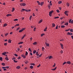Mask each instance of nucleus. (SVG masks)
I'll return each mask as SVG.
<instances>
[{"instance_id": "57", "label": "nucleus", "mask_w": 73, "mask_h": 73, "mask_svg": "<svg viewBox=\"0 0 73 73\" xmlns=\"http://www.w3.org/2000/svg\"><path fill=\"white\" fill-rule=\"evenodd\" d=\"M18 20V19H15L14 20V21H17Z\"/></svg>"}, {"instance_id": "53", "label": "nucleus", "mask_w": 73, "mask_h": 73, "mask_svg": "<svg viewBox=\"0 0 73 73\" xmlns=\"http://www.w3.org/2000/svg\"><path fill=\"white\" fill-rule=\"evenodd\" d=\"M55 66H56V63H54V64L53 66V67H55Z\"/></svg>"}, {"instance_id": "19", "label": "nucleus", "mask_w": 73, "mask_h": 73, "mask_svg": "<svg viewBox=\"0 0 73 73\" xmlns=\"http://www.w3.org/2000/svg\"><path fill=\"white\" fill-rule=\"evenodd\" d=\"M48 9H50V5H48Z\"/></svg>"}, {"instance_id": "13", "label": "nucleus", "mask_w": 73, "mask_h": 73, "mask_svg": "<svg viewBox=\"0 0 73 73\" xmlns=\"http://www.w3.org/2000/svg\"><path fill=\"white\" fill-rule=\"evenodd\" d=\"M22 56L23 58H26V56H25L23 54L22 55Z\"/></svg>"}, {"instance_id": "7", "label": "nucleus", "mask_w": 73, "mask_h": 73, "mask_svg": "<svg viewBox=\"0 0 73 73\" xmlns=\"http://www.w3.org/2000/svg\"><path fill=\"white\" fill-rule=\"evenodd\" d=\"M60 45H61V47L62 49H64V47H63V44L62 43H60Z\"/></svg>"}, {"instance_id": "34", "label": "nucleus", "mask_w": 73, "mask_h": 73, "mask_svg": "<svg viewBox=\"0 0 73 73\" xmlns=\"http://www.w3.org/2000/svg\"><path fill=\"white\" fill-rule=\"evenodd\" d=\"M59 18V17H54V19H58Z\"/></svg>"}, {"instance_id": "23", "label": "nucleus", "mask_w": 73, "mask_h": 73, "mask_svg": "<svg viewBox=\"0 0 73 73\" xmlns=\"http://www.w3.org/2000/svg\"><path fill=\"white\" fill-rule=\"evenodd\" d=\"M70 29H66L65 30V31H66V32H68V31H69V30H70Z\"/></svg>"}, {"instance_id": "52", "label": "nucleus", "mask_w": 73, "mask_h": 73, "mask_svg": "<svg viewBox=\"0 0 73 73\" xmlns=\"http://www.w3.org/2000/svg\"><path fill=\"white\" fill-rule=\"evenodd\" d=\"M60 53H61V54H62V53H63V51H62V50H61L60 51Z\"/></svg>"}, {"instance_id": "28", "label": "nucleus", "mask_w": 73, "mask_h": 73, "mask_svg": "<svg viewBox=\"0 0 73 73\" xmlns=\"http://www.w3.org/2000/svg\"><path fill=\"white\" fill-rule=\"evenodd\" d=\"M5 59L7 61H8L9 60V59H8V58L7 57H6L5 58Z\"/></svg>"}, {"instance_id": "62", "label": "nucleus", "mask_w": 73, "mask_h": 73, "mask_svg": "<svg viewBox=\"0 0 73 73\" xmlns=\"http://www.w3.org/2000/svg\"><path fill=\"white\" fill-rule=\"evenodd\" d=\"M2 69H5L6 67H2Z\"/></svg>"}, {"instance_id": "8", "label": "nucleus", "mask_w": 73, "mask_h": 73, "mask_svg": "<svg viewBox=\"0 0 73 73\" xmlns=\"http://www.w3.org/2000/svg\"><path fill=\"white\" fill-rule=\"evenodd\" d=\"M66 64H69V65H70L71 64V62L70 61H68L66 62Z\"/></svg>"}, {"instance_id": "55", "label": "nucleus", "mask_w": 73, "mask_h": 73, "mask_svg": "<svg viewBox=\"0 0 73 73\" xmlns=\"http://www.w3.org/2000/svg\"><path fill=\"white\" fill-rule=\"evenodd\" d=\"M42 50H44V49H45V48H44V47H42Z\"/></svg>"}, {"instance_id": "9", "label": "nucleus", "mask_w": 73, "mask_h": 73, "mask_svg": "<svg viewBox=\"0 0 73 73\" xmlns=\"http://www.w3.org/2000/svg\"><path fill=\"white\" fill-rule=\"evenodd\" d=\"M64 14L66 15L67 16H68V13H67V11H66L64 12Z\"/></svg>"}, {"instance_id": "3", "label": "nucleus", "mask_w": 73, "mask_h": 73, "mask_svg": "<svg viewBox=\"0 0 73 73\" xmlns=\"http://www.w3.org/2000/svg\"><path fill=\"white\" fill-rule=\"evenodd\" d=\"M25 29V28H23L21 30H20L19 31V32H23V31H24Z\"/></svg>"}, {"instance_id": "24", "label": "nucleus", "mask_w": 73, "mask_h": 73, "mask_svg": "<svg viewBox=\"0 0 73 73\" xmlns=\"http://www.w3.org/2000/svg\"><path fill=\"white\" fill-rule=\"evenodd\" d=\"M56 69H57V67H55V68L53 69H52L51 70L54 71L55 70H56Z\"/></svg>"}, {"instance_id": "48", "label": "nucleus", "mask_w": 73, "mask_h": 73, "mask_svg": "<svg viewBox=\"0 0 73 73\" xmlns=\"http://www.w3.org/2000/svg\"><path fill=\"white\" fill-rule=\"evenodd\" d=\"M15 11V8H13V10H12V12H13Z\"/></svg>"}, {"instance_id": "16", "label": "nucleus", "mask_w": 73, "mask_h": 73, "mask_svg": "<svg viewBox=\"0 0 73 73\" xmlns=\"http://www.w3.org/2000/svg\"><path fill=\"white\" fill-rule=\"evenodd\" d=\"M33 45H37V42H34V43H33Z\"/></svg>"}, {"instance_id": "22", "label": "nucleus", "mask_w": 73, "mask_h": 73, "mask_svg": "<svg viewBox=\"0 0 73 73\" xmlns=\"http://www.w3.org/2000/svg\"><path fill=\"white\" fill-rule=\"evenodd\" d=\"M68 24L69 23H66L64 24V25H66V26H67V25H68Z\"/></svg>"}, {"instance_id": "35", "label": "nucleus", "mask_w": 73, "mask_h": 73, "mask_svg": "<svg viewBox=\"0 0 73 73\" xmlns=\"http://www.w3.org/2000/svg\"><path fill=\"white\" fill-rule=\"evenodd\" d=\"M28 52H27V51H26V53L25 54V56H27V55H28Z\"/></svg>"}, {"instance_id": "63", "label": "nucleus", "mask_w": 73, "mask_h": 73, "mask_svg": "<svg viewBox=\"0 0 73 73\" xmlns=\"http://www.w3.org/2000/svg\"><path fill=\"white\" fill-rule=\"evenodd\" d=\"M49 5H50L52 6V3H50Z\"/></svg>"}, {"instance_id": "40", "label": "nucleus", "mask_w": 73, "mask_h": 73, "mask_svg": "<svg viewBox=\"0 0 73 73\" xmlns=\"http://www.w3.org/2000/svg\"><path fill=\"white\" fill-rule=\"evenodd\" d=\"M9 34L8 33H7L5 34V36H7V35H8Z\"/></svg>"}, {"instance_id": "49", "label": "nucleus", "mask_w": 73, "mask_h": 73, "mask_svg": "<svg viewBox=\"0 0 73 73\" xmlns=\"http://www.w3.org/2000/svg\"><path fill=\"white\" fill-rule=\"evenodd\" d=\"M29 51H30V52H32V51H31V48H29Z\"/></svg>"}, {"instance_id": "26", "label": "nucleus", "mask_w": 73, "mask_h": 73, "mask_svg": "<svg viewBox=\"0 0 73 73\" xmlns=\"http://www.w3.org/2000/svg\"><path fill=\"white\" fill-rule=\"evenodd\" d=\"M65 26L64 25H62L61 26V28H64L65 27Z\"/></svg>"}, {"instance_id": "20", "label": "nucleus", "mask_w": 73, "mask_h": 73, "mask_svg": "<svg viewBox=\"0 0 73 73\" xmlns=\"http://www.w3.org/2000/svg\"><path fill=\"white\" fill-rule=\"evenodd\" d=\"M62 3V1H59L58 2V4H61Z\"/></svg>"}, {"instance_id": "45", "label": "nucleus", "mask_w": 73, "mask_h": 73, "mask_svg": "<svg viewBox=\"0 0 73 73\" xmlns=\"http://www.w3.org/2000/svg\"><path fill=\"white\" fill-rule=\"evenodd\" d=\"M66 63V62H64L62 64L63 65H65V64Z\"/></svg>"}, {"instance_id": "41", "label": "nucleus", "mask_w": 73, "mask_h": 73, "mask_svg": "<svg viewBox=\"0 0 73 73\" xmlns=\"http://www.w3.org/2000/svg\"><path fill=\"white\" fill-rule=\"evenodd\" d=\"M1 65H3V66H5V63H3L1 64Z\"/></svg>"}, {"instance_id": "17", "label": "nucleus", "mask_w": 73, "mask_h": 73, "mask_svg": "<svg viewBox=\"0 0 73 73\" xmlns=\"http://www.w3.org/2000/svg\"><path fill=\"white\" fill-rule=\"evenodd\" d=\"M47 28H48L47 27H46V28L44 30V32H46V30H47Z\"/></svg>"}, {"instance_id": "51", "label": "nucleus", "mask_w": 73, "mask_h": 73, "mask_svg": "<svg viewBox=\"0 0 73 73\" xmlns=\"http://www.w3.org/2000/svg\"><path fill=\"white\" fill-rule=\"evenodd\" d=\"M55 29H58V25H57L56 26Z\"/></svg>"}, {"instance_id": "21", "label": "nucleus", "mask_w": 73, "mask_h": 73, "mask_svg": "<svg viewBox=\"0 0 73 73\" xmlns=\"http://www.w3.org/2000/svg\"><path fill=\"white\" fill-rule=\"evenodd\" d=\"M66 5L67 6H68V7H69V5H70V4H69V3H66Z\"/></svg>"}, {"instance_id": "10", "label": "nucleus", "mask_w": 73, "mask_h": 73, "mask_svg": "<svg viewBox=\"0 0 73 73\" xmlns=\"http://www.w3.org/2000/svg\"><path fill=\"white\" fill-rule=\"evenodd\" d=\"M45 44L46 46H48V47L49 46V44H48V43H46V42L45 43Z\"/></svg>"}, {"instance_id": "42", "label": "nucleus", "mask_w": 73, "mask_h": 73, "mask_svg": "<svg viewBox=\"0 0 73 73\" xmlns=\"http://www.w3.org/2000/svg\"><path fill=\"white\" fill-rule=\"evenodd\" d=\"M25 64H28V61H26L25 62Z\"/></svg>"}, {"instance_id": "15", "label": "nucleus", "mask_w": 73, "mask_h": 73, "mask_svg": "<svg viewBox=\"0 0 73 73\" xmlns=\"http://www.w3.org/2000/svg\"><path fill=\"white\" fill-rule=\"evenodd\" d=\"M52 27H55V24H54V23H52Z\"/></svg>"}, {"instance_id": "61", "label": "nucleus", "mask_w": 73, "mask_h": 73, "mask_svg": "<svg viewBox=\"0 0 73 73\" xmlns=\"http://www.w3.org/2000/svg\"><path fill=\"white\" fill-rule=\"evenodd\" d=\"M14 56H15L16 57H17V54H14Z\"/></svg>"}, {"instance_id": "6", "label": "nucleus", "mask_w": 73, "mask_h": 73, "mask_svg": "<svg viewBox=\"0 0 73 73\" xmlns=\"http://www.w3.org/2000/svg\"><path fill=\"white\" fill-rule=\"evenodd\" d=\"M7 54V52H3L2 53V55H3V56L5 55V54Z\"/></svg>"}, {"instance_id": "31", "label": "nucleus", "mask_w": 73, "mask_h": 73, "mask_svg": "<svg viewBox=\"0 0 73 73\" xmlns=\"http://www.w3.org/2000/svg\"><path fill=\"white\" fill-rule=\"evenodd\" d=\"M70 32H73V29H70Z\"/></svg>"}, {"instance_id": "46", "label": "nucleus", "mask_w": 73, "mask_h": 73, "mask_svg": "<svg viewBox=\"0 0 73 73\" xmlns=\"http://www.w3.org/2000/svg\"><path fill=\"white\" fill-rule=\"evenodd\" d=\"M4 45L5 46H7V43H5L4 44Z\"/></svg>"}, {"instance_id": "50", "label": "nucleus", "mask_w": 73, "mask_h": 73, "mask_svg": "<svg viewBox=\"0 0 73 73\" xmlns=\"http://www.w3.org/2000/svg\"><path fill=\"white\" fill-rule=\"evenodd\" d=\"M40 66H41V64H40L38 66H37V68H39V67H40Z\"/></svg>"}, {"instance_id": "56", "label": "nucleus", "mask_w": 73, "mask_h": 73, "mask_svg": "<svg viewBox=\"0 0 73 73\" xmlns=\"http://www.w3.org/2000/svg\"><path fill=\"white\" fill-rule=\"evenodd\" d=\"M71 24H73V20H72V21H71Z\"/></svg>"}, {"instance_id": "38", "label": "nucleus", "mask_w": 73, "mask_h": 73, "mask_svg": "<svg viewBox=\"0 0 73 73\" xmlns=\"http://www.w3.org/2000/svg\"><path fill=\"white\" fill-rule=\"evenodd\" d=\"M44 35H45V34H44V33H43V34H41V37H42V36H44Z\"/></svg>"}, {"instance_id": "32", "label": "nucleus", "mask_w": 73, "mask_h": 73, "mask_svg": "<svg viewBox=\"0 0 73 73\" xmlns=\"http://www.w3.org/2000/svg\"><path fill=\"white\" fill-rule=\"evenodd\" d=\"M30 68H31V69H32L33 68V66H30Z\"/></svg>"}, {"instance_id": "39", "label": "nucleus", "mask_w": 73, "mask_h": 73, "mask_svg": "<svg viewBox=\"0 0 73 73\" xmlns=\"http://www.w3.org/2000/svg\"><path fill=\"white\" fill-rule=\"evenodd\" d=\"M0 60H1V61L3 60V58L2 57H0Z\"/></svg>"}, {"instance_id": "11", "label": "nucleus", "mask_w": 73, "mask_h": 73, "mask_svg": "<svg viewBox=\"0 0 73 73\" xmlns=\"http://www.w3.org/2000/svg\"><path fill=\"white\" fill-rule=\"evenodd\" d=\"M25 36H26V35L25 34L23 36V37L21 38V40H23V38H24V37H25Z\"/></svg>"}, {"instance_id": "58", "label": "nucleus", "mask_w": 73, "mask_h": 73, "mask_svg": "<svg viewBox=\"0 0 73 73\" xmlns=\"http://www.w3.org/2000/svg\"><path fill=\"white\" fill-rule=\"evenodd\" d=\"M30 54L31 56H32V55H33L32 53L31 52H30Z\"/></svg>"}, {"instance_id": "30", "label": "nucleus", "mask_w": 73, "mask_h": 73, "mask_svg": "<svg viewBox=\"0 0 73 73\" xmlns=\"http://www.w3.org/2000/svg\"><path fill=\"white\" fill-rule=\"evenodd\" d=\"M43 4H44V2H42L41 3H40L41 6H42V5H43Z\"/></svg>"}, {"instance_id": "1", "label": "nucleus", "mask_w": 73, "mask_h": 73, "mask_svg": "<svg viewBox=\"0 0 73 73\" xmlns=\"http://www.w3.org/2000/svg\"><path fill=\"white\" fill-rule=\"evenodd\" d=\"M54 12V11L53 10H52L51 11H50L49 12V15L50 16V17H51V16H52V13H53Z\"/></svg>"}, {"instance_id": "2", "label": "nucleus", "mask_w": 73, "mask_h": 73, "mask_svg": "<svg viewBox=\"0 0 73 73\" xmlns=\"http://www.w3.org/2000/svg\"><path fill=\"white\" fill-rule=\"evenodd\" d=\"M20 5L21 6H25L26 5V3H22L20 4Z\"/></svg>"}, {"instance_id": "43", "label": "nucleus", "mask_w": 73, "mask_h": 73, "mask_svg": "<svg viewBox=\"0 0 73 73\" xmlns=\"http://www.w3.org/2000/svg\"><path fill=\"white\" fill-rule=\"evenodd\" d=\"M57 12V13H59L60 12V11H59V10H57L56 11Z\"/></svg>"}, {"instance_id": "12", "label": "nucleus", "mask_w": 73, "mask_h": 73, "mask_svg": "<svg viewBox=\"0 0 73 73\" xmlns=\"http://www.w3.org/2000/svg\"><path fill=\"white\" fill-rule=\"evenodd\" d=\"M43 20L42 19H41L38 22V24H40L41 23H42V21Z\"/></svg>"}, {"instance_id": "25", "label": "nucleus", "mask_w": 73, "mask_h": 73, "mask_svg": "<svg viewBox=\"0 0 73 73\" xmlns=\"http://www.w3.org/2000/svg\"><path fill=\"white\" fill-rule=\"evenodd\" d=\"M23 43H24V42H19V44H23Z\"/></svg>"}, {"instance_id": "54", "label": "nucleus", "mask_w": 73, "mask_h": 73, "mask_svg": "<svg viewBox=\"0 0 73 73\" xmlns=\"http://www.w3.org/2000/svg\"><path fill=\"white\" fill-rule=\"evenodd\" d=\"M13 61L14 62H17V61H15V59Z\"/></svg>"}, {"instance_id": "44", "label": "nucleus", "mask_w": 73, "mask_h": 73, "mask_svg": "<svg viewBox=\"0 0 73 73\" xmlns=\"http://www.w3.org/2000/svg\"><path fill=\"white\" fill-rule=\"evenodd\" d=\"M42 54H41L40 55H39V57H41V56H42Z\"/></svg>"}, {"instance_id": "36", "label": "nucleus", "mask_w": 73, "mask_h": 73, "mask_svg": "<svg viewBox=\"0 0 73 73\" xmlns=\"http://www.w3.org/2000/svg\"><path fill=\"white\" fill-rule=\"evenodd\" d=\"M32 16H30V17H29L30 20H31V19H32Z\"/></svg>"}, {"instance_id": "37", "label": "nucleus", "mask_w": 73, "mask_h": 73, "mask_svg": "<svg viewBox=\"0 0 73 73\" xmlns=\"http://www.w3.org/2000/svg\"><path fill=\"white\" fill-rule=\"evenodd\" d=\"M7 24L5 23V24H4V25H3V27H5V26H7Z\"/></svg>"}, {"instance_id": "4", "label": "nucleus", "mask_w": 73, "mask_h": 73, "mask_svg": "<svg viewBox=\"0 0 73 73\" xmlns=\"http://www.w3.org/2000/svg\"><path fill=\"white\" fill-rule=\"evenodd\" d=\"M67 35H71V36H72V35H73V33H70L69 32H68L67 33Z\"/></svg>"}, {"instance_id": "29", "label": "nucleus", "mask_w": 73, "mask_h": 73, "mask_svg": "<svg viewBox=\"0 0 73 73\" xmlns=\"http://www.w3.org/2000/svg\"><path fill=\"white\" fill-rule=\"evenodd\" d=\"M31 65H33V66H35V63H31Z\"/></svg>"}, {"instance_id": "60", "label": "nucleus", "mask_w": 73, "mask_h": 73, "mask_svg": "<svg viewBox=\"0 0 73 73\" xmlns=\"http://www.w3.org/2000/svg\"><path fill=\"white\" fill-rule=\"evenodd\" d=\"M27 11L26 12H30V11H31V10L30 9H29L28 10H27Z\"/></svg>"}, {"instance_id": "64", "label": "nucleus", "mask_w": 73, "mask_h": 73, "mask_svg": "<svg viewBox=\"0 0 73 73\" xmlns=\"http://www.w3.org/2000/svg\"><path fill=\"white\" fill-rule=\"evenodd\" d=\"M71 38H72V40H73V36H71Z\"/></svg>"}, {"instance_id": "47", "label": "nucleus", "mask_w": 73, "mask_h": 73, "mask_svg": "<svg viewBox=\"0 0 73 73\" xmlns=\"http://www.w3.org/2000/svg\"><path fill=\"white\" fill-rule=\"evenodd\" d=\"M71 21H72V19H70V20L69 21V23H71Z\"/></svg>"}, {"instance_id": "18", "label": "nucleus", "mask_w": 73, "mask_h": 73, "mask_svg": "<svg viewBox=\"0 0 73 73\" xmlns=\"http://www.w3.org/2000/svg\"><path fill=\"white\" fill-rule=\"evenodd\" d=\"M12 41V40H11L10 39H9L8 40V42L9 43H11V42Z\"/></svg>"}, {"instance_id": "33", "label": "nucleus", "mask_w": 73, "mask_h": 73, "mask_svg": "<svg viewBox=\"0 0 73 73\" xmlns=\"http://www.w3.org/2000/svg\"><path fill=\"white\" fill-rule=\"evenodd\" d=\"M38 51H37V52H36V56H39V54H38Z\"/></svg>"}, {"instance_id": "27", "label": "nucleus", "mask_w": 73, "mask_h": 73, "mask_svg": "<svg viewBox=\"0 0 73 73\" xmlns=\"http://www.w3.org/2000/svg\"><path fill=\"white\" fill-rule=\"evenodd\" d=\"M36 52V50H34L33 51V53L34 54H35Z\"/></svg>"}, {"instance_id": "59", "label": "nucleus", "mask_w": 73, "mask_h": 73, "mask_svg": "<svg viewBox=\"0 0 73 73\" xmlns=\"http://www.w3.org/2000/svg\"><path fill=\"white\" fill-rule=\"evenodd\" d=\"M5 67L6 69H8L9 68V66H8Z\"/></svg>"}, {"instance_id": "14", "label": "nucleus", "mask_w": 73, "mask_h": 73, "mask_svg": "<svg viewBox=\"0 0 73 73\" xmlns=\"http://www.w3.org/2000/svg\"><path fill=\"white\" fill-rule=\"evenodd\" d=\"M53 58V56H50L49 57V59H52Z\"/></svg>"}, {"instance_id": "5", "label": "nucleus", "mask_w": 73, "mask_h": 73, "mask_svg": "<svg viewBox=\"0 0 73 73\" xmlns=\"http://www.w3.org/2000/svg\"><path fill=\"white\" fill-rule=\"evenodd\" d=\"M23 11H26V12H27L28 11L27 10L25 9H22V10H21V12H23Z\"/></svg>"}]
</instances>
